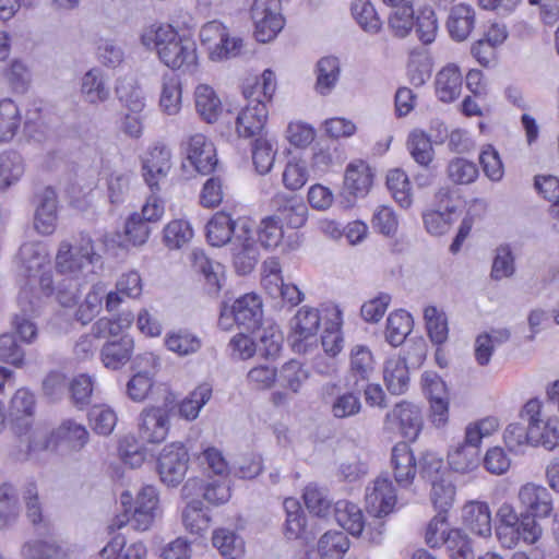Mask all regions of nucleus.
Segmentation results:
<instances>
[{
  "label": "nucleus",
  "mask_w": 559,
  "mask_h": 559,
  "mask_svg": "<svg viewBox=\"0 0 559 559\" xmlns=\"http://www.w3.org/2000/svg\"><path fill=\"white\" fill-rule=\"evenodd\" d=\"M421 385L435 415L442 416L448 409L447 389L442 379L435 371H425Z\"/></svg>",
  "instance_id": "obj_33"
},
{
  "label": "nucleus",
  "mask_w": 559,
  "mask_h": 559,
  "mask_svg": "<svg viewBox=\"0 0 559 559\" xmlns=\"http://www.w3.org/2000/svg\"><path fill=\"white\" fill-rule=\"evenodd\" d=\"M22 122L19 106L12 99L0 102V141L12 140L17 133Z\"/></svg>",
  "instance_id": "obj_43"
},
{
  "label": "nucleus",
  "mask_w": 559,
  "mask_h": 559,
  "mask_svg": "<svg viewBox=\"0 0 559 559\" xmlns=\"http://www.w3.org/2000/svg\"><path fill=\"white\" fill-rule=\"evenodd\" d=\"M34 228L41 235L53 234L58 221V197L51 187L36 193L34 199Z\"/></svg>",
  "instance_id": "obj_14"
},
{
  "label": "nucleus",
  "mask_w": 559,
  "mask_h": 559,
  "mask_svg": "<svg viewBox=\"0 0 559 559\" xmlns=\"http://www.w3.org/2000/svg\"><path fill=\"white\" fill-rule=\"evenodd\" d=\"M21 269L28 276H35L50 263L47 249L40 242H25L21 246L17 254Z\"/></svg>",
  "instance_id": "obj_29"
},
{
  "label": "nucleus",
  "mask_w": 559,
  "mask_h": 559,
  "mask_svg": "<svg viewBox=\"0 0 559 559\" xmlns=\"http://www.w3.org/2000/svg\"><path fill=\"white\" fill-rule=\"evenodd\" d=\"M230 314L235 323L247 330H254L262 320V301L258 295L246 294L234 301L230 306Z\"/></svg>",
  "instance_id": "obj_22"
},
{
  "label": "nucleus",
  "mask_w": 559,
  "mask_h": 559,
  "mask_svg": "<svg viewBox=\"0 0 559 559\" xmlns=\"http://www.w3.org/2000/svg\"><path fill=\"white\" fill-rule=\"evenodd\" d=\"M533 447H544L554 450L559 445V421H528Z\"/></svg>",
  "instance_id": "obj_51"
},
{
  "label": "nucleus",
  "mask_w": 559,
  "mask_h": 559,
  "mask_svg": "<svg viewBox=\"0 0 559 559\" xmlns=\"http://www.w3.org/2000/svg\"><path fill=\"white\" fill-rule=\"evenodd\" d=\"M503 440L512 452H522L526 445L533 447L531 424L528 421H511L504 429Z\"/></svg>",
  "instance_id": "obj_47"
},
{
  "label": "nucleus",
  "mask_w": 559,
  "mask_h": 559,
  "mask_svg": "<svg viewBox=\"0 0 559 559\" xmlns=\"http://www.w3.org/2000/svg\"><path fill=\"white\" fill-rule=\"evenodd\" d=\"M171 168V152L169 147L157 143L150 147L142 160V171L145 183L151 191L162 190Z\"/></svg>",
  "instance_id": "obj_11"
},
{
  "label": "nucleus",
  "mask_w": 559,
  "mask_h": 559,
  "mask_svg": "<svg viewBox=\"0 0 559 559\" xmlns=\"http://www.w3.org/2000/svg\"><path fill=\"white\" fill-rule=\"evenodd\" d=\"M344 156L336 144L332 142H320L312 147L310 167L313 174L324 175L344 162Z\"/></svg>",
  "instance_id": "obj_26"
},
{
  "label": "nucleus",
  "mask_w": 559,
  "mask_h": 559,
  "mask_svg": "<svg viewBox=\"0 0 559 559\" xmlns=\"http://www.w3.org/2000/svg\"><path fill=\"white\" fill-rule=\"evenodd\" d=\"M142 44L156 50L159 60L169 69L193 73L199 66L197 44L180 36L170 25L152 26L141 37Z\"/></svg>",
  "instance_id": "obj_3"
},
{
  "label": "nucleus",
  "mask_w": 559,
  "mask_h": 559,
  "mask_svg": "<svg viewBox=\"0 0 559 559\" xmlns=\"http://www.w3.org/2000/svg\"><path fill=\"white\" fill-rule=\"evenodd\" d=\"M389 17V26L396 37H406L414 27V9L412 1L404 2L397 7Z\"/></svg>",
  "instance_id": "obj_53"
},
{
  "label": "nucleus",
  "mask_w": 559,
  "mask_h": 559,
  "mask_svg": "<svg viewBox=\"0 0 559 559\" xmlns=\"http://www.w3.org/2000/svg\"><path fill=\"white\" fill-rule=\"evenodd\" d=\"M463 78L459 67L449 63L436 74V95L441 102L451 103L460 96Z\"/></svg>",
  "instance_id": "obj_23"
},
{
  "label": "nucleus",
  "mask_w": 559,
  "mask_h": 559,
  "mask_svg": "<svg viewBox=\"0 0 559 559\" xmlns=\"http://www.w3.org/2000/svg\"><path fill=\"white\" fill-rule=\"evenodd\" d=\"M424 320L430 341L435 345H442L449 338L448 317L442 309L427 306L424 309Z\"/></svg>",
  "instance_id": "obj_38"
},
{
  "label": "nucleus",
  "mask_w": 559,
  "mask_h": 559,
  "mask_svg": "<svg viewBox=\"0 0 559 559\" xmlns=\"http://www.w3.org/2000/svg\"><path fill=\"white\" fill-rule=\"evenodd\" d=\"M464 524L474 534L481 537L491 535V515L487 503L469 502L463 509Z\"/></svg>",
  "instance_id": "obj_30"
},
{
  "label": "nucleus",
  "mask_w": 559,
  "mask_h": 559,
  "mask_svg": "<svg viewBox=\"0 0 559 559\" xmlns=\"http://www.w3.org/2000/svg\"><path fill=\"white\" fill-rule=\"evenodd\" d=\"M448 464L455 473H472L480 464L479 449L457 443L448 452Z\"/></svg>",
  "instance_id": "obj_34"
},
{
  "label": "nucleus",
  "mask_w": 559,
  "mask_h": 559,
  "mask_svg": "<svg viewBox=\"0 0 559 559\" xmlns=\"http://www.w3.org/2000/svg\"><path fill=\"white\" fill-rule=\"evenodd\" d=\"M335 521L353 536H361L369 543L378 544L383 533V522L380 519L366 524L359 507L353 502L341 500L333 508Z\"/></svg>",
  "instance_id": "obj_6"
},
{
  "label": "nucleus",
  "mask_w": 559,
  "mask_h": 559,
  "mask_svg": "<svg viewBox=\"0 0 559 559\" xmlns=\"http://www.w3.org/2000/svg\"><path fill=\"white\" fill-rule=\"evenodd\" d=\"M319 310L302 307L292 319V346L296 353L310 354L318 346L317 333L320 328Z\"/></svg>",
  "instance_id": "obj_7"
},
{
  "label": "nucleus",
  "mask_w": 559,
  "mask_h": 559,
  "mask_svg": "<svg viewBox=\"0 0 559 559\" xmlns=\"http://www.w3.org/2000/svg\"><path fill=\"white\" fill-rule=\"evenodd\" d=\"M391 465L399 486L403 488L411 486L416 475L417 464L407 442H399L393 447Z\"/></svg>",
  "instance_id": "obj_21"
},
{
  "label": "nucleus",
  "mask_w": 559,
  "mask_h": 559,
  "mask_svg": "<svg viewBox=\"0 0 559 559\" xmlns=\"http://www.w3.org/2000/svg\"><path fill=\"white\" fill-rule=\"evenodd\" d=\"M20 311L14 314L12 326L24 343L32 344L38 336L34 318L39 313L40 300L28 288H23L17 298Z\"/></svg>",
  "instance_id": "obj_10"
},
{
  "label": "nucleus",
  "mask_w": 559,
  "mask_h": 559,
  "mask_svg": "<svg viewBox=\"0 0 559 559\" xmlns=\"http://www.w3.org/2000/svg\"><path fill=\"white\" fill-rule=\"evenodd\" d=\"M386 186L395 201L404 209L412 205L411 183L407 175L401 169L390 170Z\"/></svg>",
  "instance_id": "obj_54"
},
{
  "label": "nucleus",
  "mask_w": 559,
  "mask_h": 559,
  "mask_svg": "<svg viewBox=\"0 0 559 559\" xmlns=\"http://www.w3.org/2000/svg\"><path fill=\"white\" fill-rule=\"evenodd\" d=\"M254 36L260 43L273 40L284 26L281 0H254L251 10Z\"/></svg>",
  "instance_id": "obj_8"
},
{
  "label": "nucleus",
  "mask_w": 559,
  "mask_h": 559,
  "mask_svg": "<svg viewBox=\"0 0 559 559\" xmlns=\"http://www.w3.org/2000/svg\"><path fill=\"white\" fill-rule=\"evenodd\" d=\"M133 346V340L128 335L106 343L100 353L105 367L116 370L123 366L130 359Z\"/></svg>",
  "instance_id": "obj_36"
},
{
  "label": "nucleus",
  "mask_w": 559,
  "mask_h": 559,
  "mask_svg": "<svg viewBox=\"0 0 559 559\" xmlns=\"http://www.w3.org/2000/svg\"><path fill=\"white\" fill-rule=\"evenodd\" d=\"M24 559H63L64 550L56 542H27L22 547Z\"/></svg>",
  "instance_id": "obj_60"
},
{
  "label": "nucleus",
  "mask_w": 559,
  "mask_h": 559,
  "mask_svg": "<svg viewBox=\"0 0 559 559\" xmlns=\"http://www.w3.org/2000/svg\"><path fill=\"white\" fill-rule=\"evenodd\" d=\"M275 88V74L269 69L263 71L260 79L243 86L242 93L248 104L236 120V130L240 136H254L263 130L267 120L266 102L271 100Z\"/></svg>",
  "instance_id": "obj_4"
},
{
  "label": "nucleus",
  "mask_w": 559,
  "mask_h": 559,
  "mask_svg": "<svg viewBox=\"0 0 559 559\" xmlns=\"http://www.w3.org/2000/svg\"><path fill=\"white\" fill-rule=\"evenodd\" d=\"M496 535L506 548L515 547L520 540L527 545L538 542L543 535L539 523L531 515H518L514 508L503 503L497 511Z\"/></svg>",
  "instance_id": "obj_5"
},
{
  "label": "nucleus",
  "mask_w": 559,
  "mask_h": 559,
  "mask_svg": "<svg viewBox=\"0 0 559 559\" xmlns=\"http://www.w3.org/2000/svg\"><path fill=\"white\" fill-rule=\"evenodd\" d=\"M212 543L222 556L228 559H237L243 554V540L234 531L217 528L213 532Z\"/></svg>",
  "instance_id": "obj_45"
},
{
  "label": "nucleus",
  "mask_w": 559,
  "mask_h": 559,
  "mask_svg": "<svg viewBox=\"0 0 559 559\" xmlns=\"http://www.w3.org/2000/svg\"><path fill=\"white\" fill-rule=\"evenodd\" d=\"M309 180L308 165L301 159H290L282 174V182L289 191L300 190Z\"/></svg>",
  "instance_id": "obj_61"
},
{
  "label": "nucleus",
  "mask_w": 559,
  "mask_h": 559,
  "mask_svg": "<svg viewBox=\"0 0 559 559\" xmlns=\"http://www.w3.org/2000/svg\"><path fill=\"white\" fill-rule=\"evenodd\" d=\"M372 173L370 167L362 160L350 163L345 171L344 185L349 193L365 195L372 185Z\"/></svg>",
  "instance_id": "obj_35"
},
{
  "label": "nucleus",
  "mask_w": 559,
  "mask_h": 559,
  "mask_svg": "<svg viewBox=\"0 0 559 559\" xmlns=\"http://www.w3.org/2000/svg\"><path fill=\"white\" fill-rule=\"evenodd\" d=\"M203 499L212 506L226 503L231 496L230 478L209 477L202 486Z\"/></svg>",
  "instance_id": "obj_63"
},
{
  "label": "nucleus",
  "mask_w": 559,
  "mask_h": 559,
  "mask_svg": "<svg viewBox=\"0 0 559 559\" xmlns=\"http://www.w3.org/2000/svg\"><path fill=\"white\" fill-rule=\"evenodd\" d=\"M188 450L181 443L165 445L157 457V473L160 481L167 487L179 486L189 467Z\"/></svg>",
  "instance_id": "obj_9"
},
{
  "label": "nucleus",
  "mask_w": 559,
  "mask_h": 559,
  "mask_svg": "<svg viewBox=\"0 0 559 559\" xmlns=\"http://www.w3.org/2000/svg\"><path fill=\"white\" fill-rule=\"evenodd\" d=\"M374 370V361L371 350L365 346L357 344L349 352V377L354 379L357 385L360 381H368Z\"/></svg>",
  "instance_id": "obj_32"
},
{
  "label": "nucleus",
  "mask_w": 559,
  "mask_h": 559,
  "mask_svg": "<svg viewBox=\"0 0 559 559\" xmlns=\"http://www.w3.org/2000/svg\"><path fill=\"white\" fill-rule=\"evenodd\" d=\"M523 515H531L537 521L548 516L552 511V499L547 488L535 484L523 485L518 493Z\"/></svg>",
  "instance_id": "obj_15"
},
{
  "label": "nucleus",
  "mask_w": 559,
  "mask_h": 559,
  "mask_svg": "<svg viewBox=\"0 0 559 559\" xmlns=\"http://www.w3.org/2000/svg\"><path fill=\"white\" fill-rule=\"evenodd\" d=\"M447 175L455 185H469L478 178V168L475 163L466 158L455 157L449 162Z\"/></svg>",
  "instance_id": "obj_55"
},
{
  "label": "nucleus",
  "mask_w": 559,
  "mask_h": 559,
  "mask_svg": "<svg viewBox=\"0 0 559 559\" xmlns=\"http://www.w3.org/2000/svg\"><path fill=\"white\" fill-rule=\"evenodd\" d=\"M187 159L198 173L210 174L217 165L214 144L203 134L191 135L187 146Z\"/></svg>",
  "instance_id": "obj_16"
},
{
  "label": "nucleus",
  "mask_w": 559,
  "mask_h": 559,
  "mask_svg": "<svg viewBox=\"0 0 559 559\" xmlns=\"http://www.w3.org/2000/svg\"><path fill=\"white\" fill-rule=\"evenodd\" d=\"M212 388L209 384H201L179 405V414L185 419H195L200 409L210 401Z\"/></svg>",
  "instance_id": "obj_57"
},
{
  "label": "nucleus",
  "mask_w": 559,
  "mask_h": 559,
  "mask_svg": "<svg viewBox=\"0 0 559 559\" xmlns=\"http://www.w3.org/2000/svg\"><path fill=\"white\" fill-rule=\"evenodd\" d=\"M231 253L238 273L247 274L253 270L259 261L260 252L251 224L239 225V231L231 240Z\"/></svg>",
  "instance_id": "obj_12"
},
{
  "label": "nucleus",
  "mask_w": 559,
  "mask_h": 559,
  "mask_svg": "<svg viewBox=\"0 0 559 559\" xmlns=\"http://www.w3.org/2000/svg\"><path fill=\"white\" fill-rule=\"evenodd\" d=\"M159 107L168 116H175L181 109V82L174 74L162 78Z\"/></svg>",
  "instance_id": "obj_37"
},
{
  "label": "nucleus",
  "mask_w": 559,
  "mask_h": 559,
  "mask_svg": "<svg viewBox=\"0 0 559 559\" xmlns=\"http://www.w3.org/2000/svg\"><path fill=\"white\" fill-rule=\"evenodd\" d=\"M99 254L95 251L94 241L87 234H81L80 237L71 243L68 240L60 242L55 259L56 270L60 274L71 277L69 287L58 286V300L64 307L74 305L79 297L81 286L80 278L84 276V270L98 262Z\"/></svg>",
  "instance_id": "obj_2"
},
{
  "label": "nucleus",
  "mask_w": 559,
  "mask_h": 559,
  "mask_svg": "<svg viewBox=\"0 0 559 559\" xmlns=\"http://www.w3.org/2000/svg\"><path fill=\"white\" fill-rule=\"evenodd\" d=\"M182 523L190 533L202 535L210 526L211 518L203 501L192 499L182 510Z\"/></svg>",
  "instance_id": "obj_39"
},
{
  "label": "nucleus",
  "mask_w": 559,
  "mask_h": 559,
  "mask_svg": "<svg viewBox=\"0 0 559 559\" xmlns=\"http://www.w3.org/2000/svg\"><path fill=\"white\" fill-rule=\"evenodd\" d=\"M240 224L249 225L250 222L246 218L235 221L225 212L215 213L206 225L207 241L214 247L231 243L233 238H236V234L239 231Z\"/></svg>",
  "instance_id": "obj_19"
},
{
  "label": "nucleus",
  "mask_w": 559,
  "mask_h": 559,
  "mask_svg": "<svg viewBox=\"0 0 559 559\" xmlns=\"http://www.w3.org/2000/svg\"><path fill=\"white\" fill-rule=\"evenodd\" d=\"M383 379L392 394H403L409 381L406 358H402V356L388 358L384 362Z\"/></svg>",
  "instance_id": "obj_31"
},
{
  "label": "nucleus",
  "mask_w": 559,
  "mask_h": 559,
  "mask_svg": "<svg viewBox=\"0 0 559 559\" xmlns=\"http://www.w3.org/2000/svg\"><path fill=\"white\" fill-rule=\"evenodd\" d=\"M273 217L292 228H300L307 222L308 209L302 198L277 192L271 200Z\"/></svg>",
  "instance_id": "obj_13"
},
{
  "label": "nucleus",
  "mask_w": 559,
  "mask_h": 559,
  "mask_svg": "<svg viewBox=\"0 0 559 559\" xmlns=\"http://www.w3.org/2000/svg\"><path fill=\"white\" fill-rule=\"evenodd\" d=\"M12 430L19 438L22 460L39 461L44 453L70 455L88 440L86 428L75 421H63L51 432L32 421H13Z\"/></svg>",
  "instance_id": "obj_1"
},
{
  "label": "nucleus",
  "mask_w": 559,
  "mask_h": 559,
  "mask_svg": "<svg viewBox=\"0 0 559 559\" xmlns=\"http://www.w3.org/2000/svg\"><path fill=\"white\" fill-rule=\"evenodd\" d=\"M476 24L475 9L466 3L451 7L445 27L451 39L456 43L465 41L472 34Z\"/></svg>",
  "instance_id": "obj_18"
},
{
  "label": "nucleus",
  "mask_w": 559,
  "mask_h": 559,
  "mask_svg": "<svg viewBox=\"0 0 559 559\" xmlns=\"http://www.w3.org/2000/svg\"><path fill=\"white\" fill-rule=\"evenodd\" d=\"M197 462L209 477L229 478V467L221 450L214 447L203 449Z\"/></svg>",
  "instance_id": "obj_42"
},
{
  "label": "nucleus",
  "mask_w": 559,
  "mask_h": 559,
  "mask_svg": "<svg viewBox=\"0 0 559 559\" xmlns=\"http://www.w3.org/2000/svg\"><path fill=\"white\" fill-rule=\"evenodd\" d=\"M80 95L84 103L93 106H97L109 99L110 90L100 70L91 69L82 76Z\"/></svg>",
  "instance_id": "obj_24"
},
{
  "label": "nucleus",
  "mask_w": 559,
  "mask_h": 559,
  "mask_svg": "<svg viewBox=\"0 0 559 559\" xmlns=\"http://www.w3.org/2000/svg\"><path fill=\"white\" fill-rule=\"evenodd\" d=\"M115 94L120 105L127 111L143 112L146 106V98L135 78H119L116 82Z\"/></svg>",
  "instance_id": "obj_25"
},
{
  "label": "nucleus",
  "mask_w": 559,
  "mask_h": 559,
  "mask_svg": "<svg viewBox=\"0 0 559 559\" xmlns=\"http://www.w3.org/2000/svg\"><path fill=\"white\" fill-rule=\"evenodd\" d=\"M227 27L219 21H210L205 23L199 33L201 44L207 49L209 57L212 59L213 55L223 53L222 49L218 48V44L223 43L222 38L227 32Z\"/></svg>",
  "instance_id": "obj_62"
},
{
  "label": "nucleus",
  "mask_w": 559,
  "mask_h": 559,
  "mask_svg": "<svg viewBox=\"0 0 559 559\" xmlns=\"http://www.w3.org/2000/svg\"><path fill=\"white\" fill-rule=\"evenodd\" d=\"M190 260L193 269L203 274L210 285L215 286L217 289L221 287L219 275L223 271L221 263L209 259L201 249H193L190 253Z\"/></svg>",
  "instance_id": "obj_52"
},
{
  "label": "nucleus",
  "mask_w": 559,
  "mask_h": 559,
  "mask_svg": "<svg viewBox=\"0 0 559 559\" xmlns=\"http://www.w3.org/2000/svg\"><path fill=\"white\" fill-rule=\"evenodd\" d=\"M412 329V316L404 310L394 311L386 320L385 338L392 346H399L404 342Z\"/></svg>",
  "instance_id": "obj_44"
},
{
  "label": "nucleus",
  "mask_w": 559,
  "mask_h": 559,
  "mask_svg": "<svg viewBox=\"0 0 559 559\" xmlns=\"http://www.w3.org/2000/svg\"><path fill=\"white\" fill-rule=\"evenodd\" d=\"M194 105L200 117L209 123L215 122L223 111L221 98L207 84H199L195 87Z\"/></svg>",
  "instance_id": "obj_28"
},
{
  "label": "nucleus",
  "mask_w": 559,
  "mask_h": 559,
  "mask_svg": "<svg viewBox=\"0 0 559 559\" xmlns=\"http://www.w3.org/2000/svg\"><path fill=\"white\" fill-rule=\"evenodd\" d=\"M105 294V287L102 284L94 285L80 305L75 314L76 319L83 324L91 322L99 313Z\"/></svg>",
  "instance_id": "obj_64"
},
{
  "label": "nucleus",
  "mask_w": 559,
  "mask_h": 559,
  "mask_svg": "<svg viewBox=\"0 0 559 559\" xmlns=\"http://www.w3.org/2000/svg\"><path fill=\"white\" fill-rule=\"evenodd\" d=\"M136 373L128 383V393L134 401H142L153 385V376L158 365L157 358L146 353L135 359Z\"/></svg>",
  "instance_id": "obj_17"
},
{
  "label": "nucleus",
  "mask_w": 559,
  "mask_h": 559,
  "mask_svg": "<svg viewBox=\"0 0 559 559\" xmlns=\"http://www.w3.org/2000/svg\"><path fill=\"white\" fill-rule=\"evenodd\" d=\"M193 237V229L189 222L185 219H174L169 222L163 230V241L169 249H180Z\"/></svg>",
  "instance_id": "obj_48"
},
{
  "label": "nucleus",
  "mask_w": 559,
  "mask_h": 559,
  "mask_svg": "<svg viewBox=\"0 0 559 559\" xmlns=\"http://www.w3.org/2000/svg\"><path fill=\"white\" fill-rule=\"evenodd\" d=\"M142 294V280L136 271L123 273L116 283V290L106 294V308L115 310L123 297L138 298Z\"/></svg>",
  "instance_id": "obj_27"
},
{
  "label": "nucleus",
  "mask_w": 559,
  "mask_h": 559,
  "mask_svg": "<svg viewBox=\"0 0 559 559\" xmlns=\"http://www.w3.org/2000/svg\"><path fill=\"white\" fill-rule=\"evenodd\" d=\"M11 419H23L37 415V404L35 395L26 389H20L11 399L9 407Z\"/></svg>",
  "instance_id": "obj_59"
},
{
  "label": "nucleus",
  "mask_w": 559,
  "mask_h": 559,
  "mask_svg": "<svg viewBox=\"0 0 559 559\" xmlns=\"http://www.w3.org/2000/svg\"><path fill=\"white\" fill-rule=\"evenodd\" d=\"M366 501L377 518L388 515L396 503L395 489L388 477H378L373 486L367 488Z\"/></svg>",
  "instance_id": "obj_20"
},
{
  "label": "nucleus",
  "mask_w": 559,
  "mask_h": 559,
  "mask_svg": "<svg viewBox=\"0 0 559 559\" xmlns=\"http://www.w3.org/2000/svg\"><path fill=\"white\" fill-rule=\"evenodd\" d=\"M276 148L271 140L259 138L252 145V162L257 173L266 175L275 160Z\"/></svg>",
  "instance_id": "obj_56"
},
{
  "label": "nucleus",
  "mask_w": 559,
  "mask_h": 559,
  "mask_svg": "<svg viewBox=\"0 0 559 559\" xmlns=\"http://www.w3.org/2000/svg\"><path fill=\"white\" fill-rule=\"evenodd\" d=\"M407 148L414 160L420 166L427 167L433 159V147L430 138L420 130L409 133Z\"/></svg>",
  "instance_id": "obj_50"
},
{
  "label": "nucleus",
  "mask_w": 559,
  "mask_h": 559,
  "mask_svg": "<svg viewBox=\"0 0 559 559\" xmlns=\"http://www.w3.org/2000/svg\"><path fill=\"white\" fill-rule=\"evenodd\" d=\"M118 452L121 461L131 468L142 466L147 455L146 448L140 444L139 440L131 435L120 440Z\"/></svg>",
  "instance_id": "obj_58"
},
{
  "label": "nucleus",
  "mask_w": 559,
  "mask_h": 559,
  "mask_svg": "<svg viewBox=\"0 0 559 559\" xmlns=\"http://www.w3.org/2000/svg\"><path fill=\"white\" fill-rule=\"evenodd\" d=\"M444 545L451 559H475L472 539L460 528L448 531Z\"/></svg>",
  "instance_id": "obj_49"
},
{
  "label": "nucleus",
  "mask_w": 559,
  "mask_h": 559,
  "mask_svg": "<svg viewBox=\"0 0 559 559\" xmlns=\"http://www.w3.org/2000/svg\"><path fill=\"white\" fill-rule=\"evenodd\" d=\"M340 78V61L335 57H323L317 63L316 91L328 95L335 87Z\"/></svg>",
  "instance_id": "obj_40"
},
{
  "label": "nucleus",
  "mask_w": 559,
  "mask_h": 559,
  "mask_svg": "<svg viewBox=\"0 0 559 559\" xmlns=\"http://www.w3.org/2000/svg\"><path fill=\"white\" fill-rule=\"evenodd\" d=\"M352 15L367 33L377 34L381 29L382 22L369 0H354L352 3Z\"/></svg>",
  "instance_id": "obj_46"
},
{
  "label": "nucleus",
  "mask_w": 559,
  "mask_h": 559,
  "mask_svg": "<svg viewBox=\"0 0 559 559\" xmlns=\"http://www.w3.org/2000/svg\"><path fill=\"white\" fill-rule=\"evenodd\" d=\"M349 549V539L344 532L329 531L318 543V552L321 559H343Z\"/></svg>",
  "instance_id": "obj_41"
}]
</instances>
